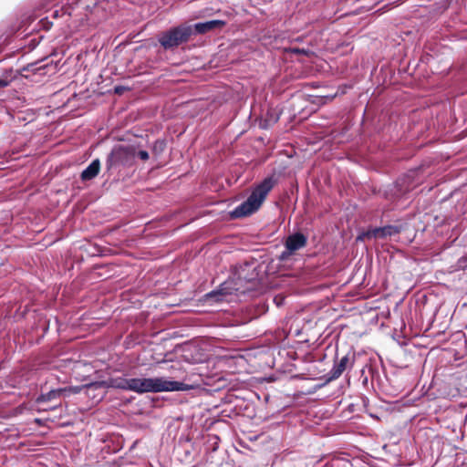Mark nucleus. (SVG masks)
Here are the masks:
<instances>
[{
    "mask_svg": "<svg viewBox=\"0 0 467 467\" xmlns=\"http://www.w3.org/2000/svg\"><path fill=\"white\" fill-rule=\"evenodd\" d=\"M100 171V161L99 159H95L91 163L82 171L80 178L83 182L90 181L97 177Z\"/></svg>",
    "mask_w": 467,
    "mask_h": 467,
    "instance_id": "1a4fd4ad",
    "label": "nucleus"
},
{
    "mask_svg": "<svg viewBox=\"0 0 467 467\" xmlns=\"http://www.w3.org/2000/svg\"><path fill=\"white\" fill-rule=\"evenodd\" d=\"M63 391L64 390L62 389H52V390L48 391L47 394H43V395L39 396L36 399V403L41 404L42 402H45V401H51L53 400H56L62 394Z\"/></svg>",
    "mask_w": 467,
    "mask_h": 467,
    "instance_id": "9b49d317",
    "label": "nucleus"
},
{
    "mask_svg": "<svg viewBox=\"0 0 467 467\" xmlns=\"http://www.w3.org/2000/svg\"><path fill=\"white\" fill-rule=\"evenodd\" d=\"M137 441L133 442V444L130 446V449H132L136 445Z\"/></svg>",
    "mask_w": 467,
    "mask_h": 467,
    "instance_id": "4be33fe9",
    "label": "nucleus"
},
{
    "mask_svg": "<svg viewBox=\"0 0 467 467\" xmlns=\"http://www.w3.org/2000/svg\"><path fill=\"white\" fill-rule=\"evenodd\" d=\"M273 186L274 182L272 178H265L254 189L246 201L234 208L231 213L232 217L241 218L250 215L257 211Z\"/></svg>",
    "mask_w": 467,
    "mask_h": 467,
    "instance_id": "f03ea898",
    "label": "nucleus"
},
{
    "mask_svg": "<svg viewBox=\"0 0 467 467\" xmlns=\"http://www.w3.org/2000/svg\"><path fill=\"white\" fill-rule=\"evenodd\" d=\"M137 156L142 161H147L150 157L148 151L146 150H139L137 152Z\"/></svg>",
    "mask_w": 467,
    "mask_h": 467,
    "instance_id": "dca6fc26",
    "label": "nucleus"
},
{
    "mask_svg": "<svg viewBox=\"0 0 467 467\" xmlns=\"http://www.w3.org/2000/svg\"><path fill=\"white\" fill-rule=\"evenodd\" d=\"M386 449H387V444H383V445L381 446V451H386Z\"/></svg>",
    "mask_w": 467,
    "mask_h": 467,
    "instance_id": "aec40b11",
    "label": "nucleus"
},
{
    "mask_svg": "<svg viewBox=\"0 0 467 467\" xmlns=\"http://www.w3.org/2000/svg\"><path fill=\"white\" fill-rule=\"evenodd\" d=\"M306 244V236L303 234L297 233L287 237L285 241V248L289 253H293L303 248Z\"/></svg>",
    "mask_w": 467,
    "mask_h": 467,
    "instance_id": "6e6552de",
    "label": "nucleus"
},
{
    "mask_svg": "<svg viewBox=\"0 0 467 467\" xmlns=\"http://www.w3.org/2000/svg\"><path fill=\"white\" fill-rule=\"evenodd\" d=\"M232 281H226L221 284L218 289L213 290L205 295V298L209 302H220L225 300V297L232 295L234 291H237V287H232Z\"/></svg>",
    "mask_w": 467,
    "mask_h": 467,
    "instance_id": "423d86ee",
    "label": "nucleus"
},
{
    "mask_svg": "<svg viewBox=\"0 0 467 467\" xmlns=\"http://www.w3.org/2000/svg\"><path fill=\"white\" fill-rule=\"evenodd\" d=\"M13 78V70L5 71V74L0 76V88L7 87Z\"/></svg>",
    "mask_w": 467,
    "mask_h": 467,
    "instance_id": "4468645a",
    "label": "nucleus"
},
{
    "mask_svg": "<svg viewBox=\"0 0 467 467\" xmlns=\"http://www.w3.org/2000/svg\"><path fill=\"white\" fill-rule=\"evenodd\" d=\"M458 268L460 269H467V257H462L458 260L457 263Z\"/></svg>",
    "mask_w": 467,
    "mask_h": 467,
    "instance_id": "2eb2a0df",
    "label": "nucleus"
},
{
    "mask_svg": "<svg viewBox=\"0 0 467 467\" xmlns=\"http://www.w3.org/2000/svg\"><path fill=\"white\" fill-rule=\"evenodd\" d=\"M130 157V150L123 146L115 147L107 159V166L111 169L117 165H125Z\"/></svg>",
    "mask_w": 467,
    "mask_h": 467,
    "instance_id": "39448f33",
    "label": "nucleus"
},
{
    "mask_svg": "<svg viewBox=\"0 0 467 467\" xmlns=\"http://www.w3.org/2000/svg\"><path fill=\"white\" fill-rule=\"evenodd\" d=\"M123 440H113V439H110V440H101L102 442H106V441H109L110 443H112V450L110 449V445L108 444L107 446L109 447V452H112V453H116L118 452L121 448H122V444L120 441H122Z\"/></svg>",
    "mask_w": 467,
    "mask_h": 467,
    "instance_id": "ddd939ff",
    "label": "nucleus"
},
{
    "mask_svg": "<svg viewBox=\"0 0 467 467\" xmlns=\"http://www.w3.org/2000/svg\"><path fill=\"white\" fill-rule=\"evenodd\" d=\"M131 379L117 378L111 380V386L119 389L130 390Z\"/></svg>",
    "mask_w": 467,
    "mask_h": 467,
    "instance_id": "f8f14e48",
    "label": "nucleus"
},
{
    "mask_svg": "<svg viewBox=\"0 0 467 467\" xmlns=\"http://www.w3.org/2000/svg\"><path fill=\"white\" fill-rule=\"evenodd\" d=\"M398 228L396 226L392 225H387L380 228H374L370 231H368L367 233L363 234L362 235H359L358 237V240H362L363 237L368 238H384L387 236H391L393 234H398Z\"/></svg>",
    "mask_w": 467,
    "mask_h": 467,
    "instance_id": "0eeeda50",
    "label": "nucleus"
},
{
    "mask_svg": "<svg viewBox=\"0 0 467 467\" xmlns=\"http://www.w3.org/2000/svg\"><path fill=\"white\" fill-rule=\"evenodd\" d=\"M130 391L143 394L147 392L184 391L190 387L183 382L171 380L167 378H131Z\"/></svg>",
    "mask_w": 467,
    "mask_h": 467,
    "instance_id": "f257e3e1",
    "label": "nucleus"
},
{
    "mask_svg": "<svg viewBox=\"0 0 467 467\" xmlns=\"http://www.w3.org/2000/svg\"><path fill=\"white\" fill-rule=\"evenodd\" d=\"M29 68V64L23 67V71H26Z\"/></svg>",
    "mask_w": 467,
    "mask_h": 467,
    "instance_id": "6ab92c4d",
    "label": "nucleus"
},
{
    "mask_svg": "<svg viewBox=\"0 0 467 467\" xmlns=\"http://www.w3.org/2000/svg\"><path fill=\"white\" fill-rule=\"evenodd\" d=\"M224 25L222 20H211L203 23H197L194 25V29L199 34H203L214 28L221 27Z\"/></svg>",
    "mask_w": 467,
    "mask_h": 467,
    "instance_id": "9d476101",
    "label": "nucleus"
},
{
    "mask_svg": "<svg viewBox=\"0 0 467 467\" xmlns=\"http://www.w3.org/2000/svg\"><path fill=\"white\" fill-rule=\"evenodd\" d=\"M355 355L352 353H348L344 357H342L338 361L335 362L333 368L328 373V378L327 379V382L335 380L338 379L343 372L351 368L354 364Z\"/></svg>",
    "mask_w": 467,
    "mask_h": 467,
    "instance_id": "20e7f679",
    "label": "nucleus"
},
{
    "mask_svg": "<svg viewBox=\"0 0 467 467\" xmlns=\"http://www.w3.org/2000/svg\"><path fill=\"white\" fill-rule=\"evenodd\" d=\"M24 307V313H26L29 309V304H26Z\"/></svg>",
    "mask_w": 467,
    "mask_h": 467,
    "instance_id": "a211bd4d",
    "label": "nucleus"
},
{
    "mask_svg": "<svg viewBox=\"0 0 467 467\" xmlns=\"http://www.w3.org/2000/svg\"><path fill=\"white\" fill-rule=\"evenodd\" d=\"M163 146H164V143L162 141H156L154 150H156L157 147H160V150H162Z\"/></svg>",
    "mask_w": 467,
    "mask_h": 467,
    "instance_id": "f3484780",
    "label": "nucleus"
},
{
    "mask_svg": "<svg viewBox=\"0 0 467 467\" xmlns=\"http://www.w3.org/2000/svg\"><path fill=\"white\" fill-rule=\"evenodd\" d=\"M192 34L190 26H178L161 35L159 41L165 48L177 47L186 42Z\"/></svg>",
    "mask_w": 467,
    "mask_h": 467,
    "instance_id": "7ed1b4c3",
    "label": "nucleus"
},
{
    "mask_svg": "<svg viewBox=\"0 0 467 467\" xmlns=\"http://www.w3.org/2000/svg\"><path fill=\"white\" fill-rule=\"evenodd\" d=\"M115 91H116V93H119L121 91V88H116Z\"/></svg>",
    "mask_w": 467,
    "mask_h": 467,
    "instance_id": "412c9836",
    "label": "nucleus"
},
{
    "mask_svg": "<svg viewBox=\"0 0 467 467\" xmlns=\"http://www.w3.org/2000/svg\"><path fill=\"white\" fill-rule=\"evenodd\" d=\"M379 454H380V451H379L378 455H375L374 457L378 458V457H379Z\"/></svg>",
    "mask_w": 467,
    "mask_h": 467,
    "instance_id": "5701e85b",
    "label": "nucleus"
}]
</instances>
